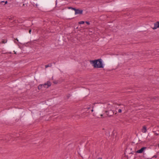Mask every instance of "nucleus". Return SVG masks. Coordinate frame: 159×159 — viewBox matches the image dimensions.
I'll return each instance as SVG.
<instances>
[{
  "instance_id": "obj_1",
  "label": "nucleus",
  "mask_w": 159,
  "mask_h": 159,
  "mask_svg": "<svg viewBox=\"0 0 159 159\" xmlns=\"http://www.w3.org/2000/svg\"><path fill=\"white\" fill-rule=\"evenodd\" d=\"M90 63L94 68H103L104 66L102 64V60L98 59L90 61Z\"/></svg>"
},
{
  "instance_id": "obj_2",
  "label": "nucleus",
  "mask_w": 159,
  "mask_h": 159,
  "mask_svg": "<svg viewBox=\"0 0 159 159\" xmlns=\"http://www.w3.org/2000/svg\"><path fill=\"white\" fill-rule=\"evenodd\" d=\"M147 127L146 125H143L141 129V131L143 133L140 135V140H141L143 138H147L148 134L146 133L147 131Z\"/></svg>"
},
{
  "instance_id": "obj_3",
  "label": "nucleus",
  "mask_w": 159,
  "mask_h": 159,
  "mask_svg": "<svg viewBox=\"0 0 159 159\" xmlns=\"http://www.w3.org/2000/svg\"><path fill=\"white\" fill-rule=\"evenodd\" d=\"M155 153V152L154 150L149 149L145 151V154L146 155L148 158L152 159V157L154 155Z\"/></svg>"
},
{
  "instance_id": "obj_4",
  "label": "nucleus",
  "mask_w": 159,
  "mask_h": 159,
  "mask_svg": "<svg viewBox=\"0 0 159 159\" xmlns=\"http://www.w3.org/2000/svg\"><path fill=\"white\" fill-rule=\"evenodd\" d=\"M119 107V105L116 104H108L107 106L108 109L111 110H114L116 109Z\"/></svg>"
},
{
  "instance_id": "obj_5",
  "label": "nucleus",
  "mask_w": 159,
  "mask_h": 159,
  "mask_svg": "<svg viewBox=\"0 0 159 159\" xmlns=\"http://www.w3.org/2000/svg\"><path fill=\"white\" fill-rule=\"evenodd\" d=\"M51 83L48 81L46 83H45L43 84H40L39 85L38 87V89H41L43 88H48L51 85Z\"/></svg>"
},
{
  "instance_id": "obj_6",
  "label": "nucleus",
  "mask_w": 159,
  "mask_h": 159,
  "mask_svg": "<svg viewBox=\"0 0 159 159\" xmlns=\"http://www.w3.org/2000/svg\"><path fill=\"white\" fill-rule=\"evenodd\" d=\"M108 110V111H106V112L107 113V114L109 116H111L114 114H116L117 113L116 111L115 110Z\"/></svg>"
},
{
  "instance_id": "obj_7",
  "label": "nucleus",
  "mask_w": 159,
  "mask_h": 159,
  "mask_svg": "<svg viewBox=\"0 0 159 159\" xmlns=\"http://www.w3.org/2000/svg\"><path fill=\"white\" fill-rule=\"evenodd\" d=\"M130 144L127 146L125 150V153L130 154L132 153V152L131 151L132 148L131 147H130Z\"/></svg>"
},
{
  "instance_id": "obj_8",
  "label": "nucleus",
  "mask_w": 159,
  "mask_h": 159,
  "mask_svg": "<svg viewBox=\"0 0 159 159\" xmlns=\"http://www.w3.org/2000/svg\"><path fill=\"white\" fill-rule=\"evenodd\" d=\"M119 108V109H118V112L119 113H121L122 112V111H124L125 109V107L124 105H123L120 107V106L119 105V107L118 108Z\"/></svg>"
},
{
  "instance_id": "obj_9",
  "label": "nucleus",
  "mask_w": 159,
  "mask_h": 159,
  "mask_svg": "<svg viewBox=\"0 0 159 159\" xmlns=\"http://www.w3.org/2000/svg\"><path fill=\"white\" fill-rule=\"evenodd\" d=\"M154 27L152 28L153 30L156 29L157 28H159V21H157L154 24Z\"/></svg>"
},
{
  "instance_id": "obj_10",
  "label": "nucleus",
  "mask_w": 159,
  "mask_h": 159,
  "mask_svg": "<svg viewBox=\"0 0 159 159\" xmlns=\"http://www.w3.org/2000/svg\"><path fill=\"white\" fill-rule=\"evenodd\" d=\"M72 9L75 11V14H81L82 13V10L76 9H75L73 8H72Z\"/></svg>"
},
{
  "instance_id": "obj_11",
  "label": "nucleus",
  "mask_w": 159,
  "mask_h": 159,
  "mask_svg": "<svg viewBox=\"0 0 159 159\" xmlns=\"http://www.w3.org/2000/svg\"><path fill=\"white\" fill-rule=\"evenodd\" d=\"M147 147H143L140 149V153H144L145 150L146 149Z\"/></svg>"
},
{
  "instance_id": "obj_12",
  "label": "nucleus",
  "mask_w": 159,
  "mask_h": 159,
  "mask_svg": "<svg viewBox=\"0 0 159 159\" xmlns=\"http://www.w3.org/2000/svg\"><path fill=\"white\" fill-rule=\"evenodd\" d=\"M149 98H150L151 100H152L153 99L154 100H159V96H157L154 97H151Z\"/></svg>"
},
{
  "instance_id": "obj_13",
  "label": "nucleus",
  "mask_w": 159,
  "mask_h": 159,
  "mask_svg": "<svg viewBox=\"0 0 159 159\" xmlns=\"http://www.w3.org/2000/svg\"><path fill=\"white\" fill-rule=\"evenodd\" d=\"M141 54H142V56H148L149 54H147L146 52H143L141 53Z\"/></svg>"
},
{
  "instance_id": "obj_14",
  "label": "nucleus",
  "mask_w": 159,
  "mask_h": 159,
  "mask_svg": "<svg viewBox=\"0 0 159 159\" xmlns=\"http://www.w3.org/2000/svg\"><path fill=\"white\" fill-rule=\"evenodd\" d=\"M139 146V145H138L136 148H135V151L136 150V152L138 153H139V150L138 149Z\"/></svg>"
},
{
  "instance_id": "obj_15",
  "label": "nucleus",
  "mask_w": 159,
  "mask_h": 159,
  "mask_svg": "<svg viewBox=\"0 0 159 159\" xmlns=\"http://www.w3.org/2000/svg\"><path fill=\"white\" fill-rule=\"evenodd\" d=\"M146 30V28L145 27H141L140 28V30Z\"/></svg>"
},
{
  "instance_id": "obj_16",
  "label": "nucleus",
  "mask_w": 159,
  "mask_h": 159,
  "mask_svg": "<svg viewBox=\"0 0 159 159\" xmlns=\"http://www.w3.org/2000/svg\"><path fill=\"white\" fill-rule=\"evenodd\" d=\"M52 66V64H49L48 65H46L45 66V68H47L48 67H51Z\"/></svg>"
},
{
  "instance_id": "obj_17",
  "label": "nucleus",
  "mask_w": 159,
  "mask_h": 159,
  "mask_svg": "<svg viewBox=\"0 0 159 159\" xmlns=\"http://www.w3.org/2000/svg\"><path fill=\"white\" fill-rule=\"evenodd\" d=\"M157 156H158V155L157 154H156V155H154L153 156H152V158H154V157L156 158L157 157Z\"/></svg>"
},
{
  "instance_id": "obj_18",
  "label": "nucleus",
  "mask_w": 159,
  "mask_h": 159,
  "mask_svg": "<svg viewBox=\"0 0 159 159\" xmlns=\"http://www.w3.org/2000/svg\"><path fill=\"white\" fill-rule=\"evenodd\" d=\"M84 21H80L79 22V23L80 24H84Z\"/></svg>"
},
{
  "instance_id": "obj_19",
  "label": "nucleus",
  "mask_w": 159,
  "mask_h": 159,
  "mask_svg": "<svg viewBox=\"0 0 159 159\" xmlns=\"http://www.w3.org/2000/svg\"><path fill=\"white\" fill-rule=\"evenodd\" d=\"M7 42V41L6 40H3L2 41V43H6Z\"/></svg>"
},
{
  "instance_id": "obj_20",
  "label": "nucleus",
  "mask_w": 159,
  "mask_h": 159,
  "mask_svg": "<svg viewBox=\"0 0 159 159\" xmlns=\"http://www.w3.org/2000/svg\"><path fill=\"white\" fill-rule=\"evenodd\" d=\"M4 2V1H2L1 2H0V6H2V3Z\"/></svg>"
},
{
  "instance_id": "obj_21",
  "label": "nucleus",
  "mask_w": 159,
  "mask_h": 159,
  "mask_svg": "<svg viewBox=\"0 0 159 159\" xmlns=\"http://www.w3.org/2000/svg\"><path fill=\"white\" fill-rule=\"evenodd\" d=\"M153 135V133H148V135H150L151 136H152Z\"/></svg>"
},
{
  "instance_id": "obj_22",
  "label": "nucleus",
  "mask_w": 159,
  "mask_h": 159,
  "mask_svg": "<svg viewBox=\"0 0 159 159\" xmlns=\"http://www.w3.org/2000/svg\"><path fill=\"white\" fill-rule=\"evenodd\" d=\"M15 40H16L18 42V40L17 39H15ZM14 42L16 43H17L16 41L15 40L14 41Z\"/></svg>"
},
{
  "instance_id": "obj_23",
  "label": "nucleus",
  "mask_w": 159,
  "mask_h": 159,
  "mask_svg": "<svg viewBox=\"0 0 159 159\" xmlns=\"http://www.w3.org/2000/svg\"><path fill=\"white\" fill-rule=\"evenodd\" d=\"M86 23L88 25L89 24V22L86 21Z\"/></svg>"
},
{
  "instance_id": "obj_24",
  "label": "nucleus",
  "mask_w": 159,
  "mask_h": 159,
  "mask_svg": "<svg viewBox=\"0 0 159 159\" xmlns=\"http://www.w3.org/2000/svg\"><path fill=\"white\" fill-rule=\"evenodd\" d=\"M155 135H158L159 134H157V133H155Z\"/></svg>"
},
{
  "instance_id": "obj_25",
  "label": "nucleus",
  "mask_w": 159,
  "mask_h": 159,
  "mask_svg": "<svg viewBox=\"0 0 159 159\" xmlns=\"http://www.w3.org/2000/svg\"><path fill=\"white\" fill-rule=\"evenodd\" d=\"M31 30H30L29 31V33L30 34L31 33Z\"/></svg>"
},
{
  "instance_id": "obj_26",
  "label": "nucleus",
  "mask_w": 159,
  "mask_h": 159,
  "mask_svg": "<svg viewBox=\"0 0 159 159\" xmlns=\"http://www.w3.org/2000/svg\"><path fill=\"white\" fill-rule=\"evenodd\" d=\"M9 137H8V136H7V139H7V140H9Z\"/></svg>"
},
{
  "instance_id": "obj_27",
  "label": "nucleus",
  "mask_w": 159,
  "mask_h": 159,
  "mask_svg": "<svg viewBox=\"0 0 159 159\" xmlns=\"http://www.w3.org/2000/svg\"><path fill=\"white\" fill-rule=\"evenodd\" d=\"M7 1H6L5 2V4H7Z\"/></svg>"
},
{
  "instance_id": "obj_28",
  "label": "nucleus",
  "mask_w": 159,
  "mask_h": 159,
  "mask_svg": "<svg viewBox=\"0 0 159 159\" xmlns=\"http://www.w3.org/2000/svg\"><path fill=\"white\" fill-rule=\"evenodd\" d=\"M98 159H102V158H99Z\"/></svg>"
},
{
  "instance_id": "obj_29",
  "label": "nucleus",
  "mask_w": 159,
  "mask_h": 159,
  "mask_svg": "<svg viewBox=\"0 0 159 159\" xmlns=\"http://www.w3.org/2000/svg\"><path fill=\"white\" fill-rule=\"evenodd\" d=\"M91 111H92V112H93V109L92 110H91Z\"/></svg>"
},
{
  "instance_id": "obj_30",
  "label": "nucleus",
  "mask_w": 159,
  "mask_h": 159,
  "mask_svg": "<svg viewBox=\"0 0 159 159\" xmlns=\"http://www.w3.org/2000/svg\"><path fill=\"white\" fill-rule=\"evenodd\" d=\"M158 147L159 148V143L158 144Z\"/></svg>"
},
{
  "instance_id": "obj_31",
  "label": "nucleus",
  "mask_w": 159,
  "mask_h": 159,
  "mask_svg": "<svg viewBox=\"0 0 159 159\" xmlns=\"http://www.w3.org/2000/svg\"><path fill=\"white\" fill-rule=\"evenodd\" d=\"M101 116H102V115H101Z\"/></svg>"
}]
</instances>
